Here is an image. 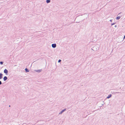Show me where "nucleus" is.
<instances>
[{
  "label": "nucleus",
  "mask_w": 125,
  "mask_h": 125,
  "mask_svg": "<svg viewBox=\"0 0 125 125\" xmlns=\"http://www.w3.org/2000/svg\"><path fill=\"white\" fill-rule=\"evenodd\" d=\"M66 110V109H65L64 110H62V111H61L60 112L59 114V115H61L62 114V113L64 112V111H65Z\"/></svg>",
  "instance_id": "1"
},
{
  "label": "nucleus",
  "mask_w": 125,
  "mask_h": 125,
  "mask_svg": "<svg viewBox=\"0 0 125 125\" xmlns=\"http://www.w3.org/2000/svg\"><path fill=\"white\" fill-rule=\"evenodd\" d=\"M34 71L37 73H40L42 71V69H39L37 70H35Z\"/></svg>",
  "instance_id": "2"
},
{
  "label": "nucleus",
  "mask_w": 125,
  "mask_h": 125,
  "mask_svg": "<svg viewBox=\"0 0 125 125\" xmlns=\"http://www.w3.org/2000/svg\"><path fill=\"white\" fill-rule=\"evenodd\" d=\"M56 46V44L55 43L52 44V47L54 48H55Z\"/></svg>",
  "instance_id": "3"
},
{
  "label": "nucleus",
  "mask_w": 125,
  "mask_h": 125,
  "mask_svg": "<svg viewBox=\"0 0 125 125\" xmlns=\"http://www.w3.org/2000/svg\"><path fill=\"white\" fill-rule=\"evenodd\" d=\"M4 72L6 74H7L8 73V71L7 69H5L4 71Z\"/></svg>",
  "instance_id": "4"
},
{
  "label": "nucleus",
  "mask_w": 125,
  "mask_h": 125,
  "mask_svg": "<svg viewBox=\"0 0 125 125\" xmlns=\"http://www.w3.org/2000/svg\"><path fill=\"white\" fill-rule=\"evenodd\" d=\"M3 79L4 81H5L7 79V78L6 76H5L4 77Z\"/></svg>",
  "instance_id": "5"
},
{
  "label": "nucleus",
  "mask_w": 125,
  "mask_h": 125,
  "mask_svg": "<svg viewBox=\"0 0 125 125\" xmlns=\"http://www.w3.org/2000/svg\"><path fill=\"white\" fill-rule=\"evenodd\" d=\"M111 96H112V95L111 94H110V95H108V96H107V99H109V98H110L111 97Z\"/></svg>",
  "instance_id": "6"
},
{
  "label": "nucleus",
  "mask_w": 125,
  "mask_h": 125,
  "mask_svg": "<svg viewBox=\"0 0 125 125\" xmlns=\"http://www.w3.org/2000/svg\"><path fill=\"white\" fill-rule=\"evenodd\" d=\"M2 75L3 74L1 73H0V79H1L2 78Z\"/></svg>",
  "instance_id": "7"
},
{
  "label": "nucleus",
  "mask_w": 125,
  "mask_h": 125,
  "mask_svg": "<svg viewBox=\"0 0 125 125\" xmlns=\"http://www.w3.org/2000/svg\"><path fill=\"white\" fill-rule=\"evenodd\" d=\"M51 1L50 0H46V2L47 3H50Z\"/></svg>",
  "instance_id": "8"
},
{
  "label": "nucleus",
  "mask_w": 125,
  "mask_h": 125,
  "mask_svg": "<svg viewBox=\"0 0 125 125\" xmlns=\"http://www.w3.org/2000/svg\"><path fill=\"white\" fill-rule=\"evenodd\" d=\"M120 18V17L119 16L117 17L116 18V19L117 20H119Z\"/></svg>",
  "instance_id": "9"
},
{
  "label": "nucleus",
  "mask_w": 125,
  "mask_h": 125,
  "mask_svg": "<svg viewBox=\"0 0 125 125\" xmlns=\"http://www.w3.org/2000/svg\"><path fill=\"white\" fill-rule=\"evenodd\" d=\"M25 71H26V72H29V71L28 70V69L27 68H26L25 69Z\"/></svg>",
  "instance_id": "10"
},
{
  "label": "nucleus",
  "mask_w": 125,
  "mask_h": 125,
  "mask_svg": "<svg viewBox=\"0 0 125 125\" xmlns=\"http://www.w3.org/2000/svg\"><path fill=\"white\" fill-rule=\"evenodd\" d=\"M3 62H0V64H3Z\"/></svg>",
  "instance_id": "11"
},
{
  "label": "nucleus",
  "mask_w": 125,
  "mask_h": 125,
  "mask_svg": "<svg viewBox=\"0 0 125 125\" xmlns=\"http://www.w3.org/2000/svg\"><path fill=\"white\" fill-rule=\"evenodd\" d=\"M61 61V60H59L58 61V62H60Z\"/></svg>",
  "instance_id": "12"
},
{
  "label": "nucleus",
  "mask_w": 125,
  "mask_h": 125,
  "mask_svg": "<svg viewBox=\"0 0 125 125\" xmlns=\"http://www.w3.org/2000/svg\"><path fill=\"white\" fill-rule=\"evenodd\" d=\"M115 23H113L111 24V25H113L115 24Z\"/></svg>",
  "instance_id": "13"
},
{
  "label": "nucleus",
  "mask_w": 125,
  "mask_h": 125,
  "mask_svg": "<svg viewBox=\"0 0 125 125\" xmlns=\"http://www.w3.org/2000/svg\"><path fill=\"white\" fill-rule=\"evenodd\" d=\"M2 84V83L1 81H0V85Z\"/></svg>",
  "instance_id": "14"
},
{
  "label": "nucleus",
  "mask_w": 125,
  "mask_h": 125,
  "mask_svg": "<svg viewBox=\"0 0 125 125\" xmlns=\"http://www.w3.org/2000/svg\"><path fill=\"white\" fill-rule=\"evenodd\" d=\"M112 21V20L111 19V20H110V21Z\"/></svg>",
  "instance_id": "15"
},
{
  "label": "nucleus",
  "mask_w": 125,
  "mask_h": 125,
  "mask_svg": "<svg viewBox=\"0 0 125 125\" xmlns=\"http://www.w3.org/2000/svg\"><path fill=\"white\" fill-rule=\"evenodd\" d=\"M115 28H116V27H117V25H115Z\"/></svg>",
  "instance_id": "16"
},
{
  "label": "nucleus",
  "mask_w": 125,
  "mask_h": 125,
  "mask_svg": "<svg viewBox=\"0 0 125 125\" xmlns=\"http://www.w3.org/2000/svg\"><path fill=\"white\" fill-rule=\"evenodd\" d=\"M125 35L124 36V37L123 38L124 39H125Z\"/></svg>",
  "instance_id": "17"
},
{
  "label": "nucleus",
  "mask_w": 125,
  "mask_h": 125,
  "mask_svg": "<svg viewBox=\"0 0 125 125\" xmlns=\"http://www.w3.org/2000/svg\"><path fill=\"white\" fill-rule=\"evenodd\" d=\"M117 93H119V92H117Z\"/></svg>",
  "instance_id": "18"
},
{
  "label": "nucleus",
  "mask_w": 125,
  "mask_h": 125,
  "mask_svg": "<svg viewBox=\"0 0 125 125\" xmlns=\"http://www.w3.org/2000/svg\"><path fill=\"white\" fill-rule=\"evenodd\" d=\"M10 105H9V107H10Z\"/></svg>",
  "instance_id": "19"
}]
</instances>
